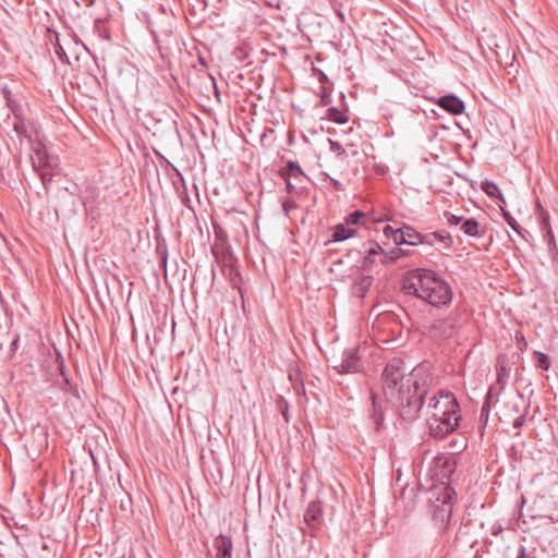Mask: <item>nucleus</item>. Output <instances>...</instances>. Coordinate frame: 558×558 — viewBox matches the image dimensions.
<instances>
[{
  "label": "nucleus",
  "instance_id": "1",
  "mask_svg": "<svg viewBox=\"0 0 558 558\" xmlns=\"http://www.w3.org/2000/svg\"><path fill=\"white\" fill-rule=\"evenodd\" d=\"M407 371L408 367L402 361L391 360L383 373V391L387 399L398 404L402 417L411 421L422 409L432 374L423 365L409 373Z\"/></svg>",
  "mask_w": 558,
  "mask_h": 558
},
{
  "label": "nucleus",
  "instance_id": "2",
  "mask_svg": "<svg viewBox=\"0 0 558 558\" xmlns=\"http://www.w3.org/2000/svg\"><path fill=\"white\" fill-rule=\"evenodd\" d=\"M402 289L433 306L448 305L452 300L449 284L434 271L418 269L408 274Z\"/></svg>",
  "mask_w": 558,
  "mask_h": 558
},
{
  "label": "nucleus",
  "instance_id": "3",
  "mask_svg": "<svg viewBox=\"0 0 558 558\" xmlns=\"http://www.w3.org/2000/svg\"><path fill=\"white\" fill-rule=\"evenodd\" d=\"M428 425L435 437L452 433L459 425L461 415L456 397L451 392L439 391L428 404Z\"/></svg>",
  "mask_w": 558,
  "mask_h": 558
},
{
  "label": "nucleus",
  "instance_id": "4",
  "mask_svg": "<svg viewBox=\"0 0 558 558\" xmlns=\"http://www.w3.org/2000/svg\"><path fill=\"white\" fill-rule=\"evenodd\" d=\"M433 495L435 497V500H433V518L439 523H445L452 513L454 492L450 487L441 485L434 489Z\"/></svg>",
  "mask_w": 558,
  "mask_h": 558
},
{
  "label": "nucleus",
  "instance_id": "5",
  "mask_svg": "<svg viewBox=\"0 0 558 558\" xmlns=\"http://www.w3.org/2000/svg\"><path fill=\"white\" fill-rule=\"evenodd\" d=\"M32 160L34 167L40 170V177L44 181H46L47 177H51L52 174L46 171L47 167L51 166L50 158L45 147L37 148L35 154L32 156Z\"/></svg>",
  "mask_w": 558,
  "mask_h": 558
},
{
  "label": "nucleus",
  "instance_id": "6",
  "mask_svg": "<svg viewBox=\"0 0 558 558\" xmlns=\"http://www.w3.org/2000/svg\"><path fill=\"white\" fill-rule=\"evenodd\" d=\"M433 471L435 476L444 483V480H447L453 471L452 462L447 457H437L434 460Z\"/></svg>",
  "mask_w": 558,
  "mask_h": 558
},
{
  "label": "nucleus",
  "instance_id": "7",
  "mask_svg": "<svg viewBox=\"0 0 558 558\" xmlns=\"http://www.w3.org/2000/svg\"><path fill=\"white\" fill-rule=\"evenodd\" d=\"M216 558H231L232 539L230 536L220 534L214 541Z\"/></svg>",
  "mask_w": 558,
  "mask_h": 558
},
{
  "label": "nucleus",
  "instance_id": "8",
  "mask_svg": "<svg viewBox=\"0 0 558 558\" xmlns=\"http://www.w3.org/2000/svg\"><path fill=\"white\" fill-rule=\"evenodd\" d=\"M438 106L452 114H460L464 110L463 102L456 96H444L437 101Z\"/></svg>",
  "mask_w": 558,
  "mask_h": 558
},
{
  "label": "nucleus",
  "instance_id": "9",
  "mask_svg": "<svg viewBox=\"0 0 558 558\" xmlns=\"http://www.w3.org/2000/svg\"><path fill=\"white\" fill-rule=\"evenodd\" d=\"M356 234L354 228L349 227L345 222L339 223L333 228L332 241L339 242L350 239Z\"/></svg>",
  "mask_w": 558,
  "mask_h": 558
},
{
  "label": "nucleus",
  "instance_id": "10",
  "mask_svg": "<svg viewBox=\"0 0 558 558\" xmlns=\"http://www.w3.org/2000/svg\"><path fill=\"white\" fill-rule=\"evenodd\" d=\"M381 253V246L377 243H373L371 247L366 251V255L363 260V267L365 269H372L374 264L376 263L377 257H379V254Z\"/></svg>",
  "mask_w": 558,
  "mask_h": 558
},
{
  "label": "nucleus",
  "instance_id": "11",
  "mask_svg": "<svg viewBox=\"0 0 558 558\" xmlns=\"http://www.w3.org/2000/svg\"><path fill=\"white\" fill-rule=\"evenodd\" d=\"M339 367H340V369H339L340 373L356 372L360 367L359 357L356 355V352L355 351L349 352L345 360L341 363V365Z\"/></svg>",
  "mask_w": 558,
  "mask_h": 558
},
{
  "label": "nucleus",
  "instance_id": "12",
  "mask_svg": "<svg viewBox=\"0 0 558 558\" xmlns=\"http://www.w3.org/2000/svg\"><path fill=\"white\" fill-rule=\"evenodd\" d=\"M326 118L330 121H333V122L340 123V124L348 122L347 113L336 107H331V108L327 109Z\"/></svg>",
  "mask_w": 558,
  "mask_h": 558
},
{
  "label": "nucleus",
  "instance_id": "13",
  "mask_svg": "<svg viewBox=\"0 0 558 558\" xmlns=\"http://www.w3.org/2000/svg\"><path fill=\"white\" fill-rule=\"evenodd\" d=\"M461 230L471 236H480V225L475 219H466L461 225Z\"/></svg>",
  "mask_w": 558,
  "mask_h": 558
},
{
  "label": "nucleus",
  "instance_id": "14",
  "mask_svg": "<svg viewBox=\"0 0 558 558\" xmlns=\"http://www.w3.org/2000/svg\"><path fill=\"white\" fill-rule=\"evenodd\" d=\"M403 232H404V235H405V239H407V244L417 245V244H420L422 242L420 233L416 232L411 227H404Z\"/></svg>",
  "mask_w": 558,
  "mask_h": 558
},
{
  "label": "nucleus",
  "instance_id": "15",
  "mask_svg": "<svg viewBox=\"0 0 558 558\" xmlns=\"http://www.w3.org/2000/svg\"><path fill=\"white\" fill-rule=\"evenodd\" d=\"M482 190L490 197H498L502 199L500 191L494 182L484 181L482 183Z\"/></svg>",
  "mask_w": 558,
  "mask_h": 558
},
{
  "label": "nucleus",
  "instance_id": "16",
  "mask_svg": "<svg viewBox=\"0 0 558 558\" xmlns=\"http://www.w3.org/2000/svg\"><path fill=\"white\" fill-rule=\"evenodd\" d=\"M534 356H535V360H536L537 367H539V368H542L544 371L549 369L550 361H549V357L545 353H542L539 351H535L534 352Z\"/></svg>",
  "mask_w": 558,
  "mask_h": 558
},
{
  "label": "nucleus",
  "instance_id": "17",
  "mask_svg": "<svg viewBox=\"0 0 558 558\" xmlns=\"http://www.w3.org/2000/svg\"><path fill=\"white\" fill-rule=\"evenodd\" d=\"M401 256V251L398 250V251H393L389 254L385 253L383 251L381 254H379V262L383 264V265H388L395 260H397L399 257Z\"/></svg>",
  "mask_w": 558,
  "mask_h": 558
},
{
  "label": "nucleus",
  "instance_id": "18",
  "mask_svg": "<svg viewBox=\"0 0 558 558\" xmlns=\"http://www.w3.org/2000/svg\"><path fill=\"white\" fill-rule=\"evenodd\" d=\"M365 217V214L362 213V211H355L351 215H349L347 218H345V223L351 227V228H354L355 225H357L361 219H363Z\"/></svg>",
  "mask_w": 558,
  "mask_h": 558
},
{
  "label": "nucleus",
  "instance_id": "19",
  "mask_svg": "<svg viewBox=\"0 0 558 558\" xmlns=\"http://www.w3.org/2000/svg\"><path fill=\"white\" fill-rule=\"evenodd\" d=\"M497 368H498V379L499 380H501L502 377L508 376L509 369H508L507 360L505 356H500L498 359Z\"/></svg>",
  "mask_w": 558,
  "mask_h": 558
},
{
  "label": "nucleus",
  "instance_id": "20",
  "mask_svg": "<svg viewBox=\"0 0 558 558\" xmlns=\"http://www.w3.org/2000/svg\"><path fill=\"white\" fill-rule=\"evenodd\" d=\"M403 230H404V227L397 229L396 232H393V236L391 239L393 240V242L397 245L407 244V239H405Z\"/></svg>",
  "mask_w": 558,
  "mask_h": 558
},
{
  "label": "nucleus",
  "instance_id": "21",
  "mask_svg": "<svg viewBox=\"0 0 558 558\" xmlns=\"http://www.w3.org/2000/svg\"><path fill=\"white\" fill-rule=\"evenodd\" d=\"M515 340L521 351H525L527 349V341L521 332L515 333Z\"/></svg>",
  "mask_w": 558,
  "mask_h": 558
},
{
  "label": "nucleus",
  "instance_id": "22",
  "mask_svg": "<svg viewBox=\"0 0 558 558\" xmlns=\"http://www.w3.org/2000/svg\"><path fill=\"white\" fill-rule=\"evenodd\" d=\"M330 148L331 151L335 153L337 156H341L344 154V149L337 142L330 141Z\"/></svg>",
  "mask_w": 558,
  "mask_h": 558
},
{
  "label": "nucleus",
  "instance_id": "23",
  "mask_svg": "<svg viewBox=\"0 0 558 558\" xmlns=\"http://www.w3.org/2000/svg\"><path fill=\"white\" fill-rule=\"evenodd\" d=\"M447 220L449 225L458 226L460 222H462V218L458 217L453 214H446Z\"/></svg>",
  "mask_w": 558,
  "mask_h": 558
},
{
  "label": "nucleus",
  "instance_id": "24",
  "mask_svg": "<svg viewBox=\"0 0 558 558\" xmlns=\"http://www.w3.org/2000/svg\"><path fill=\"white\" fill-rule=\"evenodd\" d=\"M397 229H393L392 227L390 226H386L384 228V234L388 238H392L393 236V232H396Z\"/></svg>",
  "mask_w": 558,
  "mask_h": 558
},
{
  "label": "nucleus",
  "instance_id": "25",
  "mask_svg": "<svg viewBox=\"0 0 558 558\" xmlns=\"http://www.w3.org/2000/svg\"><path fill=\"white\" fill-rule=\"evenodd\" d=\"M518 558H524V556H520V557H518Z\"/></svg>",
  "mask_w": 558,
  "mask_h": 558
}]
</instances>
